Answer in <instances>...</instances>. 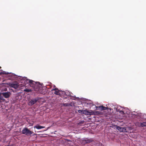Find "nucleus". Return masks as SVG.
I'll return each instance as SVG.
<instances>
[{
    "label": "nucleus",
    "mask_w": 146,
    "mask_h": 146,
    "mask_svg": "<svg viewBox=\"0 0 146 146\" xmlns=\"http://www.w3.org/2000/svg\"><path fill=\"white\" fill-rule=\"evenodd\" d=\"M33 133V132L31 131L27 127L24 128L22 131V133L23 134L27 135H31Z\"/></svg>",
    "instance_id": "obj_1"
},
{
    "label": "nucleus",
    "mask_w": 146,
    "mask_h": 146,
    "mask_svg": "<svg viewBox=\"0 0 146 146\" xmlns=\"http://www.w3.org/2000/svg\"><path fill=\"white\" fill-rule=\"evenodd\" d=\"M40 83L37 82H36L34 81V83H33V85L31 86V87L34 88V90L35 91H38L40 89Z\"/></svg>",
    "instance_id": "obj_2"
},
{
    "label": "nucleus",
    "mask_w": 146,
    "mask_h": 146,
    "mask_svg": "<svg viewBox=\"0 0 146 146\" xmlns=\"http://www.w3.org/2000/svg\"><path fill=\"white\" fill-rule=\"evenodd\" d=\"M11 94V93L9 92H5L0 93V96L2 95L5 98H9Z\"/></svg>",
    "instance_id": "obj_3"
},
{
    "label": "nucleus",
    "mask_w": 146,
    "mask_h": 146,
    "mask_svg": "<svg viewBox=\"0 0 146 146\" xmlns=\"http://www.w3.org/2000/svg\"><path fill=\"white\" fill-rule=\"evenodd\" d=\"M93 141V140L92 139H84L83 140L82 143L85 144L87 143H89Z\"/></svg>",
    "instance_id": "obj_4"
},
{
    "label": "nucleus",
    "mask_w": 146,
    "mask_h": 146,
    "mask_svg": "<svg viewBox=\"0 0 146 146\" xmlns=\"http://www.w3.org/2000/svg\"><path fill=\"white\" fill-rule=\"evenodd\" d=\"M26 79L25 80V83H29V85L30 86H31L32 85H33V83H34V81L32 80H30L29 79H27V78L25 79Z\"/></svg>",
    "instance_id": "obj_5"
},
{
    "label": "nucleus",
    "mask_w": 146,
    "mask_h": 146,
    "mask_svg": "<svg viewBox=\"0 0 146 146\" xmlns=\"http://www.w3.org/2000/svg\"><path fill=\"white\" fill-rule=\"evenodd\" d=\"M116 129L120 132H125L126 129L125 127H122L119 126H116Z\"/></svg>",
    "instance_id": "obj_6"
},
{
    "label": "nucleus",
    "mask_w": 146,
    "mask_h": 146,
    "mask_svg": "<svg viewBox=\"0 0 146 146\" xmlns=\"http://www.w3.org/2000/svg\"><path fill=\"white\" fill-rule=\"evenodd\" d=\"M37 101L38 99H34L31 100L29 102V105L32 106L33 105V104H35L36 102Z\"/></svg>",
    "instance_id": "obj_7"
},
{
    "label": "nucleus",
    "mask_w": 146,
    "mask_h": 146,
    "mask_svg": "<svg viewBox=\"0 0 146 146\" xmlns=\"http://www.w3.org/2000/svg\"><path fill=\"white\" fill-rule=\"evenodd\" d=\"M137 125L139 127H143L146 126V122H143L142 123L139 122L137 123Z\"/></svg>",
    "instance_id": "obj_8"
},
{
    "label": "nucleus",
    "mask_w": 146,
    "mask_h": 146,
    "mask_svg": "<svg viewBox=\"0 0 146 146\" xmlns=\"http://www.w3.org/2000/svg\"><path fill=\"white\" fill-rule=\"evenodd\" d=\"M98 108L101 111L107 110L108 108L107 107H104L103 106H100L96 107V108Z\"/></svg>",
    "instance_id": "obj_9"
},
{
    "label": "nucleus",
    "mask_w": 146,
    "mask_h": 146,
    "mask_svg": "<svg viewBox=\"0 0 146 146\" xmlns=\"http://www.w3.org/2000/svg\"><path fill=\"white\" fill-rule=\"evenodd\" d=\"M10 86L15 89L19 87L18 85L17 84H11Z\"/></svg>",
    "instance_id": "obj_10"
},
{
    "label": "nucleus",
    "mask_w": 146,
    "mask_h": 146,
    "mask_svg": "<svg viewBox=\"0 0 146 146\" xmlns=\"http://www.w3.org/2000/svg\"><path fill=\"white\" fill-rule=\"evenodd\" d=\"M34 128H36L38 129H40L43 128H45V127L42 126H41L39 125H37L36 126L34 127Z\"/></svg>",
    "instance_id": "obj_11"
},
{
    "label": "nucleus",
    "mask_w": 146,
    "mask_h": 146,
    "mask_svg": "<svg viewBox=\"0 0 146 146\" xmlns=\"http://www.w3.org/2000/svg\"><path fill=\"white\" fill-rule=\"evenodd\" d=\"M62 92L61 90H60L58 89L56 90V91H55L54 94L56 95L60 96L61 95V94L60 92Z\"/></svg>",
    "instance_id": "obj_12"
},
{
    "label": "nucleus",
    "mask_w": 146,
    "mask_h": 146,
    "mask_svg": "<svg viewBox=\"0 0 146 146\" xmlns=\"http://www.w3.org/2000/svg\"><path fill=\"white\" fill-rule=\"evenodd\" d=\"M78 112L79 113L83 114H86V111L83 110H79L78 111Z\"/></svg>",
    "instance_id": "obj_13"
},
{
    "label": "nucleus",
    "mask_w": 146,
    "mask_h": 146,
    "mask_svg": "<svg viewBox=\"0 0 146 146\" xmlns=\"http://www.w3.org/2000/svg\"><path fill=\"white\" fill-rule=\"evenodd\" d=\"M23 91L24 92H31L32 90H31V89H28L27 88H26Z\"/></svg>",
    "instance_id": "obj_14"
},
{
    "label": "nucleus",
    "mask_w": 146,
    "mask_h": 146,
    "mask_svg": "<svg viewBox=\"0 0 146 146\" xmlns=\"http://www.w3.org/2000/svg\"><path fill=\"white\" fill-rule=\"evenodd\" d=\"M3 97L1 96H0V103L3 100Z\"/></svg>",
    "instance_id": "obj_15"
},
{
    "label": "nucleus",
    "mask_w": 146,
    "mask_h": 146,
    "mask_svg": "<svg viewBox=\"0 0 146 146\" xmlns=\"http://www.w3.org/2000/svg\"><path fill=\"white\" fill-rule=\"evenodd\" d=\"M63 106H69V104L67 103L63 104Z\"/></svg>",
    "instance_id": "obj_16"
},
{
    "label": "nucleus",
    "mask_w": 146,
    "mask_h": 146,
    "mask_svg": "<svg viewBox=\"0 0 146 146\" xmlns=\"http://www.w3.org/2000/svg\"><path fill=\"white\" fill-rule=\"evenodd\" d=\"M8 74L9 73L8 72L6 73V72H0V75H1V74Z\"/></svg>",
    "instance_id": "obj_17"
},
{
    "label": "nucleus",
    "mask_w": 146,
    "mask_h": 146,
    "mask_svg": "<svg viewBox=\"0 0 146 146\" xmlns=\"http://www.w3.org/2000/svg\"><path fill=\"white\" fill-rule=\"evenodd\" d=\"M58 89L57 88H53L52 89L51 91H56Z\"/></svg>",
    "instance_id": "obj_18"
},
{
    "label": "nucleus",
    "mask_w": 146,
    "mask_h": 146,
    "mask_svg": "<svg viewBox=\"0 0 146 146\" xmlns=\"http://www.w3.org/2000/svg\"><path fill=\"white\" fill-rule=\"evenodd\" d=\"M119 112L121 113V114H124V112L123 111H119Z\"/></svg>",
    "instance_id": "obj_19"
},
{
    "label": "nucleus",
    "mask_w": 146,
    "mask_h": 146,
    "mask_svg": "<svg viewBox=\"0 0 146 146\" xmlns=\"http://www.w3.org/2000/svg\"><path fill=\"white\" fill-rule=\"evenodd\" d=\"M84 121H81V122H80V123H83L84 122Z\"/></svg>",
    "instance_id": "obj_20"
},
{
    "label": "nucleus",
    "mask_w": 146,
    "mask_h": 146,
    "mask_svg": "<svg viewBox=\"0 0 146 146\" xmlns=\"http://www.w3.org/2000/svg\"><path fill=\"white\" fill-rule=\"evenodd\" d=\"M1 68V67L0 66V68Z\"/></svg>",
    "instance_id": "obj_21"
}]
</instances>
